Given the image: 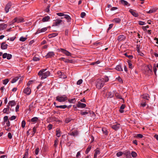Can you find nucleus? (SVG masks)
<instances>
[{
	"mask_svg": "<svg viewBox=\"0 0 158 158\" xmlns=\"http://www.w3.org/2000/svg\"><path fill=\"white\" fill-rule=\"evenodd\" d=\"M46 70L47 69H43L39 72L38 75L41 80L46 78L50 75V72L48 71H46Z\"/></svg>",
	"mask_w": 158,
	"mask_h": 158,
	"instance_id": "f03ea898",
	"label": "nucleus"
},
{
	"mask_svg": "<svg viewBox=\"0 0 158 158\" xmlns=\"http://www.w3.org/2000/svg\"><path fill=\"white\" fill-rule=\"evenodd\" d=\"M116 79L119 81L120 82H122L123 81L121 78L120 77H118L116 78Z\"/></svg>",
	"mask_w": 158,
	"mask_h": 158,
	"instance_id": "0e129e2a",
	"label": "nucleus"
},
{
	"mask_svg": "<svg viewBox=\"0 0 158 158\" xmlns=\"http://www.w3.org/2000/svg\"><path fill=\"white\" fill-rule=\"evenodd\" d=\"M59 60H63L65 63H71L72 62V60H69L68 59H66L64 57H61L59 59Z\"/></svg>",
	"mask_w": 158,
	"mask_h": 158,
	"instance_id": "6ab92c4d",
	"label": "nucleus"
},
{
	"mask_svg": "<svg viewBox=\"0 0 158 158\" xmlns=\"http://www.w3.org/2000/svg\"><path fill=\"white\" fill-rule=\"evenodd\" d=\"M92 147L91 146H89L86 149L85 152V153L86 154H88L89 152L90 151Z\"/></svg>",
	"mask_w": 158,
	"mask_h": 158,
	"instance_id": "e433bc0d",
	"label": "nucleus"
},
{
	"mask_svg": "<svg viewBox=\"0 0 158 158\" xmlns=\"http://www.w3.org/2000/svg\"><path fill=\"white\" fill-rule=\"evenodd\" d=\"M59 51L61 52L62 53L65 54L66 56H71V53L67 50L63 48H60L59 49Z\"/></svg>",
	"mask_w": 158,
	"mask_h": 158,
	"instance_id": "423d86ee",
	"label": "nucleus"
},
{
	"mask_svg": "<svg viewBox=\"0 0 158 158\" xmlns=\"http://www.w3.org/2000/svg\"><path fill=\"white\" fill-rule=\"evenodd\" d=\"M12 57V56L11 54H7V59L8 60L10 59Z\"/></svg>",
	"mask_w": 158,
	"mask_h": 158,
	"instance_id": "13d9d810",
	"label": "nucleus"
},
{
	"mask_svg": "<svg viewBox=\"0 0 158 158\" xmlns=\"http://www.w3.org/2000/svg\"><path fill=\"white\" fill-rule=\"evenodd\" d=\"M24 19L22 18H15L12 21V23H13L15 22H17V23H22V22H24Z\"/></svg>",
	"mask_w": 158,
	"mask_h": 158,
	"instance_id": "39448f33",
	"label": "nucleus"
},
{
	"mask_svg": "<svg viewBox=\"0 0 158 158\" xmlns=\"http://www.w3.org/2000/svg\"><path fill=\"white\" fill-rule=\"evenodd\" d=\"M68 100V98L66 95H60L57 96L56 100L59 102H64Z\"/></svg>",
	"mask_w": 158,
	"mask_h": 158,
	"instance_id": "7ed1b4c3",
	"label": "nucleus"
},
{
	"mask_svg": "<svg viewBox=\"0 0 158 158\" xmlns=\"http://www.w3.org/2000/svg\"><path fill=\"white\" fill-rule=\"evenodd\" d=\"M139 24L140 25H143L145 24V22L142 21H139Z\"/></svg>",
	"mask_w": 158,
	"mask_h": 158,
	"instance_id": "69168bd1",
	"label": "nucleus"
},
{
	"mask_svg": "<svg viewBox=\"0 0 158 158\" xmlns=\"http://www.w3.org/2000/svg\"><path fill=\"white\" fill-rule=\"evenodd\" d=\"M23 92L27 95H30L31 92V90L30 88L29 87H27L25 88Z\"/></svg>",
	"mask_w": 158,
	"mask_h": 158,
	"instance_id": "ddd939ff",
	"label": "nucleus"
},
{
	"mask_svg": "<svg viewBox=\"0 0 158 158\" xmlns=\"http://www.w3.org/2000/svg\"><path fill=\"white\" fill-rule=\"evenodd\" d=\"M88 114V112L86 111H83L82 110L81 111L80 114L82 115H86Z\"/></svg>",
	"mask_w": 158,
	"mask_h": 158,
	"instance_id": "37998d69",
	"label": "nucleus"
},
{
	"mask_svg": "<svg viewBox=\"0 0 158 158\" xmlns=\"http://www.w3.org/2000/svg\"><path fill=\"white\" fill-rule=\"evenodd\" d=\"M77 106L78 108H84L86 107V105L85 104L81 103L80 102H78L77 104Z\"/></svg>",
	"mask_w": 158,
	"mask_h": 158,
	"instance_id": "4468645a",
	"label": "nucleus"
},
{
	"mask_svg": "<svg viewBox=\"0 0 158 158\" xmlns=\"http://www.w3.org/2000/svg\"><path fill=\"white\" fill-rule=\"evenodd\" d=\"M9 80L8 79H6L3 80V84L4 85H6L8 82Z\"/></svg>",
	"mask_w": 158,
	"mask_h": 158,
	"instance_id": "ea45409f",
	"label": "nucleus"
},
{
	"mask_svg": "<svg viewBox=\"0 0 158 158\" xmlns=\"http://www.w3.org/2000/svg\"><path fill=\"white\" fill-rule=\"evenodd\" d=\"M63 18H61L60 19H56V20L54 21L53 23L52 26H59L62 23H63V21L62 19Z\"/></svg>",
	"mask_w": 158,
	"mask_h": 158,
	"instance_id": "20e7f679",
	"label": "nucleus"
},
{
	"mask_svg": "<svg viewBox=\"0 0 158 158\" xmlns=\"http://www.w3.org/2000/svg\"><path fill=\"white\" fill-rule=\"evenodd\" d=\"M8 104L9 105L8 106H9V107L10 106L11 107H12L16 105V103L14 101L12 100L10 101L8 103Z\"/></svg>",
	"mask_w": 158,
	"mask_h": 158,
	"instance_id": "412c9836",
	"label": "nucleus"
},
{
	"mask_svg": "<svg viewBox=\"0 0 158 158\" xmlns=\"http://www.w3.org/2000/svg\"><path fill=\"white\" fill-rule=\"evenodd\" d=\"M82 82L83 81L82 79H80L77 82V85H80L82 83Z\"/></svg>",
	"mask_w": 158,
	"mask_h": 158,
	"instance_id": "3c124183",
	"label": "nucleus"
},
{
	"mask_svg": "<svg viewBox=\"0 0 158 158\" xmlns=\"http://www.w3.org/2000/svg\"><path fill=\"white\" fill-rule=\"evenodd\" d=\"M126 38V36L124 35H119L117 39V40L120 42L124 40Z\"/></svg>",
	"mask_w": 158,
	"mask_h": 158,
	"instance_id": "2eb2a0df",
	"label": "nucleus"
},
{
	"mask_svg": "<svg viewBox=\"0 0 158 158\" xmlns=\"http://www.w3.org/2000/svg\"><path fill=\"white\" fill-rule=\"evenodd\" d=\"M115 69L116 70L118 71H123V69L121 68V66L119 65H117Z\"/></svg>",
	"mask_w": 158,
	"mask_h": 158,
	"instance_id": "c756f323",
	"label": "nucleus"
},
{
	"mask_svg": "<svg viewBox=\"0 0 158 158\" xmlns=\"http://www.w3.org/2000/svg\"><path fill=\"white\" fill-rule=\"evenodd\" d=\"M108 97L109 98H112L113 96L114 95L111 92H109L107 94Z\"/></svg>",
	"mask_w": 158,
	"mask_h": 158,
	"instance_id": "c03bdc74",
	"label": "nucleus"
},
{
	"mask_svg": "<svg viewBox=\"0 0 158 158\" xmlns=\"http://www.w3.org/2000/svg\"><path fill=\"white\" fill-rule=\"evenodd\" d=\"M39 152V148H36L35 150V153L36 155L38 154Z\"/></svg>",
	"mask_w": 158,
	"mask_h": 158,
	"instance_id": "680f3d73",
	"label": "nucleus"
},
{
	"mask_svg": "<svg viewBox=\"0 0 158 158\" xmlns=\"http://www.w3.org/2000/svg\"><path fill=\"white\" fill-rule=\"evenodd\" d=\"M153 69L155 75H156V71H157V69H156V67L155 66H154Z\"/></svg>",
	"mask_w": 158,
	"mask_h": 158,
	"instance_id": "bf43d9fd",
	"label": "nucleus"
},
{
	"mask_svg": "<svg viewBox=\"0 0 158 158\" xmlns=\"http://www.w3.org/2000/svg\"><path fill=\"white\" fill-rule=\"evenodd\" d=\"M120 3L125 6H130V4L128 3L126 1L124 0H121L120 1Z\"/></svg>",
	"mask_w": 158,
	"mask_h": 158,
	"instance_id": "5701e85b",
	"label": "nucleus"
},
{
	"mask_svg": "<svg viewBox=\"0 0 158 158\" xmlns=\"http://www.w3.org/2000/svg\"><path fill=\"white\" fill-rule=\"evenodd\" d=\"M50 19L49 16H47L43 18L42 19V21L43 22H45L48 21Z\"/></svg>",
	"mask_w": 158,
	"mask_h": 158,
	"instance_id": "4be33fe9",
	"label": "nucleus"
},
{
	"mask_svg": "<svg viewBox=\"0 0 158 158\" xmlns=\"http://www.w3.org/2000/svg\"><path fill=\"white\" fill-rule=\"evenodd\" d=\"M57 74L58 75V77L59 78L65 79L67 78V76L64 73L60 71H58L57 72Z\"/></svg>",
	"mask_w": 158,
	"mask_h": 158,
	"instance_id": "9d476101",
	"label": "nucleus"
},
{
	"mask_svg": "<svg viewBox=\"0 0 158 158\" xmlns=\"http://www.w3.org/2000/svg\"><path fill=\"white\" fill-rule=\"evenodd\" d=\"M27 39V38H26L22 36L20 38L19 40L21 41L24 42Z\"/></svg>",
	"mask_w": 158,
	"mask_h": 158,
	"instance_id": "a19ab883",
	"label": "nucleus"
},
{
	"mask_svg": "<svg viewBox=\"0 0 158 158\" xmlns=\"http://www.w3.org/2000/svg\"><path fill=\"white\" fill-rule=\"evenodd\" d=\"M55 53L53 52H49L45 56L46 58H51L54 57L55 56Z\"/></svg>",
	"mask_w": 158,
	"mask_h": 158,
	"instance_id": "9b49d317",
	"label": "nucleus"
},
{
	"mask_svg": "<svg viewBox=\"0 0 158 158\" xmlns=\"http://www.w3.org/2000/svg\"><path fill=\"white\" fill-rule=\"evenodd\" d=\"M109 80V79L107 76L105 77L104 78L98 79L96 81L97 88L98 89H101L105 83L108 81Z\"/></svg>",
	"mask_w": 158,
	"mask_h": 158,
	"instance_id": "f257e3e1",
	"label": "nucleus"
},
{
	"mask_svg": "<svg viewBox=\"0 0 158 158\" xmlns=\"http://www.w3.org/2000/svg\"><path fill=\"white\" fill-rule=\"evenodd\" d=\"M146 106V102H141L140 103V106L144 107Z\"/></svg>",
	"mask_w": 158,
	"mask_h": 158,
	"instance_id": "de8ad7c7",
	"label": "nucleus"
},
{
	"mask_svg": "<svg viewBox=\"0 0 158 158\" xmlns=\"http://www.w3.org/2000/svg\"><path fill=\"white\" fill-rule=\"evenodd\" d=\"M78 134L79 132L77 130H75L73 131L70 132L69 133V135H70L73 136L74 137H76L78 135Z\"/></svg>",
	"mask_w": 158,
	"mask_h": 158,
	"instance_id": "f8f14e48",
	"label": "nucleus"
},
{
	"mask_svg": "<svg viewBox=\"0 0 158 158\" xmlns=\"http://www.w3.org/2000/svg\"><path fill=\"white\" fill-rule=\"evenodd\" d=\"M11 2L8 3L6 6L5 8V10L6 13L9 12L10 9L11 8Z\"/></svg>",
	"mask_w": 158,
	"mask_h": 158,
	"instance_id": "6e6552de",
	"label": "nucleus"
},
{
	"mask_svg": "<svg viewBox=\"0 0 158 158\" xmlns=\"http://www.w3.org/2000/svg\"><path fill=\"white\" fill-rule=\"evenodd\" d=\"M94 151H95V153H94V155L96 156H97L98 155H99L101 153L100 150L98 148H96L94 150Z\"/></svg>",
	"mask_w": 158,
	"mask_h": 158,
	"instance_id": "a878e982",
	"label": "nucleus"
},
{
	"mask_svg": "<svg viewBox=\"0 0 158 158\" xmlns=\"http://www.w3.org/2000/svg\"><path fill=\"white\" fill-rule=\"evenodd\" d=\"M7 27V25L6 24H1L0 25V31L6 28Z\"/></svg>",
	"mask_w": 158,
	"mask_h": 158,
	"instance_id": "cd10ccee",
	"label": "nucleus"
},
{
	"mask_svg": "<svg viewBox=\"0 0 158 158\" xmlns=\"http://www.w3.org/2000/svg\"><path fill=\"white\" fill-rule=\"evenodd\" d=\"M121 21V19L119 18H115L113 19L112 21L116 23H119Z\"/></svg>",
	"mask_w": 158,
	"mask_h": 158,
	"instance_id": "2f4dec72",
	"label": "nucleus"
},
{
	"mask_svg": "<svg viewBox=\"0 0 158 158\" xmlns=\"http://www.w3.org/2000/svg\"><path fill=\"white\" fill-rule=\"evenodd\" d=\"M129 68L130 69H132L133 68V66H132V64L131 63V62L130 61H128Z\"/></svg>",
	"mask_w": 158,
	"mask_h": 158,
	"instance_id": "4c0bfd02",
	"label": "nucleus"
},
{
	"mask_svg": "<svg viewBox=\"0 0 158 158\" xmlns=\"http://www.w3.org/2000/svg\"><path fill=\"white\" fill-rule=\"evenodd\" d=\"M85 13L84 12H82L81 13V17L82 18H83L85 15Z\"/></svg>",
	"mask_w": 158,
	"mask_h": 158,
	"instance_id": "e2e57ef3",
	"label": "nucleus"
},
{
	"mask_svg": "<svg viewBox=\"0 0 158 158\" xmlns=\"http://www.w3.org/2000/svg\"><path fill=\"white\" fill-rule=\"evenodd\" d=\"M158 10V8L156 7H152L148 11H146V13L148 14H152L155 13Z\"/></svg>",
	"mask_w": 158,
	"mask_h": 158,
	"instance_id": "1a4fd4ad",
	"label": "nucleus"
},
{
	"mask_svg": "<svg viewBox=\"0 0 158 158\" xmlns=\"http://www.w3.org/2000/svg\"><path fill=\"white\" fill-rule=\"evenodd\" d=\"M100 61L99 60H98L96 62H92L91 63V65H94L95 64H99Z\"/></svg>",
	"mask_w": 158,
	"mask_h": 158,
	"instance_id": "49530a36",
	"label": "nucleus"
},
{
	"mask_svg": "<svg viewBox=\"0 0 158 158\" xmlns=\"http://www.w3.org/2000/svg\"><path fill=\"white\" fill-rule=\"evenodd\" d=\"M71 121V119L70 118H67L65 120V123H68L70 122Z\"/></svg>",
	"mask_w": 158,
	"mask_h": 158,
	"instance_id": "6e6d98bb",
	"label": "nucleus"
},
{
	"mask_svg": "<svg viewBox=\"0 0 158 158\" xmlns=\"http://www.w3.org/2000/svg\"><path fill=\"white\" fill-rule=\"evenodd\" d=\"M149 28L148 26H143L142 27V29L144 31H146L147 28Z\"/></svg>",
	"mask_w": 158,
	"mask_h": 158,
	"instance_id": "052dcab7",
	"label": "nucleus"
},
{
	"mask_svg": "<svg viewBox=\"0 0 158 158\" xmlns=\"http://www.w3.org/2000/svg\"><path fill=\"white\" fill-rule=\"evenodd\" d=\"M123 153L122 152H119L116 153V156L118 157H120L123 155Z\"/></svg>",
	"mask_w": 158,
	"mask_h": 158,
	"instance_id": "09e8293b",
	"label": "nucleus"
},
{
	"mask_svg": "<svg viewBox=\"0 0 158 158\" xmlns=\"http://www.w3.org/2000/svg\"><path fill=\"white\" fill-rule=\"evenodd\" d=\"M52 127H53L52 125L51 124H49L47 128L49 130H51L52 129Z\"/></svg>",
	"mask_w": 158,
	"mask_h": 158,
	"instance_id": "8fccbe9b",
	"label": "nucleus"
},
{
	"mask_svg": "<svg viewBox=\"0 0 158 158\" xmlns=\"http://www.w3.org/2000/svg\"><path fill=\"white\" fill-rule=\"evenodd\" d=\"M3 120L5 122H6V121H9L8 117L7 116H4L3 118Z\"/></svg>",
	"mask_w": 158,
	"mask_h": 158,
	"instance_id": "603ef678",
	"label": "nucleus"
},
{
	"mask_svg": "<svg viewBox=\"0 0 158 158\" xmlns=\"http://www.w3.org/2000/svg\"><path fill=\"white\" fill-rule=\"evenodd\" d=\"M19 77H20L18 76L14 77L11 81V83H13L15 82L19 78Z\"/></svg>",
	"mask_w": 158,
	"mask_h": 158,
	"instance_id": "c85d7f7f",
	"label": "nucleus"
},
{
	"mask_svg": "<svg viewBox=\"0 0 158 158\" xmlns=\"http://www.w3.org/2000/svg\"><path fill=\"white\" fill-rule=\"evenodd\" d=\"M16 117L15 116H12L10 118V119L11 120H15L16 119Z\"/></svg>",
	"mask_w": 158,
	"mask_h": 158,
	"instance_id": "338daca9",
	"label": "nucleus"
},
{
	"mask_svg": "<svg viewBox=\"0 0 158 158\" xmlns=\"http://www.w3.org/2000/svg\"><path fill=\"white\" fill-rule=\"evenodd\" d=\"M56 15L60 17L64 16V13H57Z\"/></svg>",
	"mask_w": 158,
	"mask_h": 158,
	"instance_id": "4d7b16f0",
	"label": "nucleus"
},
{
	"mask_svg": "<svg viewBox=\"0 0 158 158\" xmlns=\"http://www.w3.org/2000/svg\"><path fill=\"white\" fill-rule=\"evenodd\" d=\"M67 107V106L66 105H61L56 106V107L57 108L63 109H64L66 108Z\"/></svg>",
	"mask_w": 158,
	"mask_h": 158,
	"instance_id": "473e14b6",
	"label": "nucleus"
},
{
	"mask_svg": "<svg viewBox=\"0 0 158 158\" xmlns=\"http://www.w3.org/2000/svg\"><path fill=\"white\" fill-rule=\"evenodd\" d=\"M47 28L46 27H44L42 29L39 28V29H38V30H37V31L36 32V34H39L40 33H41V32H45V31H47Z\"/></svg>",
	"mask_w": 158,
	"mask_h": 158,
	"instance_id": "f3484780",
	"label": "nucleus"
},
{
	"mask_svg": "<svg viewBox=\"0 0 158 158\" xmlns=\"http://www.w3.org/2000/svg\"><path fill=\"white\" fill-rule=\"evenodd\" d=\"M9 107L8 106H7V107L6 108H5L3 110V112L4 113H6L7 114H8V112L9 110Z\"/></svg>",
	"mask_w": 158,
	"mask_h": 158,
	"instance_id": "b1692460",
	"label": "nucleus"
},
{
	"mask_svg": "<svg viewBox=\"0 0 158 158\" xmlns=\"http://www.w3.org/2000/svg\"><path fill=\"white\" fill-rule=\"evenodd\" d=\"M64 18L67 20L68 22H69L71 21V18L69 15H64Z\"/></svg>",
	"mask_w": 158,
	"mask_h": 158,
	"instance_id": "393cba45",
	"label": "nucleus"
},
{
	"mask_svg": "<svg viewBox=\"0 0 158 158\" xmlns=\"http://www.w3.org/2000/svg\"><path fill=\"white\" fill-rule=\"evenodd\" d=\"M102 131L103 133L105 135H108V132L106 128L104 127L102 128Z\"/></svg>",
	"mask_w": 158,
	"mask_h": 158,
	"instance_id": "c9c22d12",
	"label": "nucleus"
},
{
	"mask_svg": "<svg viewBox=\"0 0 158 158\" xmlns=\"http://www.w3.org/2000/svg\"><path fill=\"white\" fill-rule=\"evenodd\" d=\"M124 55L130 59H132L133 58V56L132 55H128L127 53H125Z\"/></svg>",
	"mask_w": 158,
	"mask_h": 158,
	"instance_id": "a18cd8bd",
	"label": "nucleus"
},
{
	"mask_svg": "<svg viewBox=\"0 0 158 158\" xmlns=\"http://www.w3.org/2000/svg\"><path fill=\"white\" fill-rule=\"evenodd\" d=\"M8 45L6 44L5 42H3L1 44V48L2 50H5L7 48Z\"/></svg>",
	"mask_w": 158,
	"mask_h": 158,
	"instance_id": "a211bd4d",
	"label": "nucleus"
},
{
	"mask_svg": "<svg viewBox=\"0 0 158 158\" xmlns=\"http://www.w3.org/2000/svg\"><path fill=\"white\" fill-rule=\"evenodd\" d=\"M68 102L71 103H75L76 102V99L75 98H73L71 99H68Z\"/></svg>",
	"mask_w": 158,
	"mask_h": 158,
	"instance_id": "7c9ffc66",
	"label": "nucleus"
},
{
	"mask_svg": "<svg viewBox=\"0 0 158 158\" xmlns=\"http://www.w3.org/2000/svg\"><path fill=\"white\" fill-rule=\"evenodd\" d=\"M33 60L34 61H38L40 60L39 57H34L33 58Z\"/></svg>",
	"mask_w": 158,
	"mask_h": 158,
	"instance_id": "864d4df0",
	"label": "nucleus"
},
{
	"mask_svg": "<svg viewBox=\"0 0 158 158\" xmlns=\"http://www.w3.org/2000/svg\"><path fill=\"white\" fill-rule=\"evenodd\" d=\"M26 125V122L25 120H23L22 121L21 123V126L23 128H24Z\"/></svg>",
	"mask_w": 158,
	"mask_h": 158,
	"instance_id": "79ce46f5",
	"label": "nucleus"
},
{
	"mask_svg": "<svg viewBox=\"0 0 158 158\" xmlns=\"http://www.w3.org/2000/svg\"><path fill=\"white\" fill-rule=\"evenodd\" d=\"M81 157V153L80 152H77V154L76 155V157L77 158H79Z\"/></svg>",
	"mask_w": 158,
	"mask_h": 158,
	"instance_id": "5fc2aeb1",
	"label": "nucleus"
},
{
	"mask_svg": "<svg viewBox=\"0 0 158 158\" xmlns=\"http://www.w3.org/2000/svg\"><path fill=\"white\" fill-rule=\"evenodd\" d=\"M38 120V118L37 117H35L32 118L31 120V122L35 123Z\"/></svg>",
	"mask_w": 158,
	"mask_h": 158,
	"instance_id": "72a5a7b5",
	"label": "nucleus"
},
{
	"mask_svg": "<svg viewBox=\"0 0 158 158\" xmlns=\"http://www.w3.org/2000/svg\"><path fill=\"white\" fill-rule=\"evenodd\" d=\"M140 98L143 99H145L147 100H148L149 98V95L147 94H145L142 95L141 96Z\"/></svg>",
	"mask_w": 158,
	"mask_h": 158,
	"instance_id": "aec40b11",
	"label": "nucleus"
},
{
	"mask_svg": "<svg viewBox=\"0 0 158 158\" xmlns=\"http://www.w3.org/2000/svg\"><path fill=\"white\" fill-rule=\"evenodd\" d=\"M120 124L117 123H116L115 124L111 125V127L115 131H117L120 128Z\"/></svg>",
	"mask_w": 158,
	"mask_h": 158,
	"instance_id": "0eeeda50",
	"label": "nucleus"
},
{
	"mask_svg": "<svg viewBox=\"0 0 158 158\" xmlns=\"http://www.w3.org/2000/svg\"><path fill=\"white\" fill-rule=\"evenodd\" d=\"M115 96L117 98L122 99L123 100V98L117 92L115 93Z\"/></svg>",
	"mask_w": 158,
	"mask_h": 158,
	"instance_id": "bb28decb",
	"label": "nucleus"
},
{
	"mask_svg": "<svg viewBox=\"0 0 158 158\" xmlns=\"http://www.w3.org/2000/svg\"><path fill=\"white\" fill-rule=\"evenodd\" d=\"M129 11L131 13V14L135 17H137L139 16L138 13H136L135 11L132 9H130Z\"/></svg>",
	"mask_w": 158,
	"mask_h": 158,
	"instance_id": "dca6fc26",
	"label": "nucleus"
},
{
	"mask_svg": "<svg viewBox=\"0 0 158 158\" xmlns=\"http://www.w3.org/2000/svg\"><path fill=\"white\" fill-rule=\"evenodd\" d=\"M56 135L57 137H59L61 136L60 131V129L56 130Z\"/></svg>",
	"mask_w": 158,
	"mask_h": 158,
	"instance_id": "f704fd0d",
	"label": "nucleus"
},
{
	"mask_svg": "<svg viewBox=\"0 0 158 158\" xmlns=\"http://www.w3.org/2000/svg\"><path fill=\"white\" fill-rule=\"evenodd\" d=\"M7 54L6 53H4L2 55V57L3 58L5 59L7 57Z\"/></svg>",
	"mask_w": 158,
	"mask_h": 158,
	"instance_id": "774afa93",
	"label": "nucleus"
},
{
	"mask_svg": "<svg viewBox=\"0 0 158 158\" xmlns=\"http://www.w3.org/2000/svg\"><path fill=\"white\" fill-rule=\"evenodd\" d=\"M131 155L133 157H135L137 156V153L135 152L132 151L131 153Z\"/></svg>",
	"mask_w": 158,
	"mask_h": 158,
	"instance_id": "58836bf2",
	"label": "nucleus"
}]
</instances>
